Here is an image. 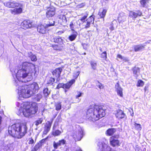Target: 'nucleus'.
I'll return each instance as SVG.
<instances>
[{"label":"nucleus","mask_w":151,"mask_h":151,"mask_svg":"<svg viewBox=\"0 0 151 151\" xmlns=\"http://www.w3.org/2000/svg\"><path fill=\"white\" fill-rule=\"evenodd\" d=\"M27 123L18 122L13 124L8 127L9 134L14 137L21 139L27 132Z\"/></svg>","instance_id":"nucleus-1"},{"label":"nucleus","mask_w":151,"mask_h":151,"mask_svg":"<svg viewBox=\"0 0 151 151\" xmlns=\"http://www.w3.org/2000/svg\"><path fill=\"white\" fill-rule=\"evenodd\" d=\"M105 115V109H103V106L94 105L87 109L86 118L89 121L94 122L104 117Z\"/></svg>","instance_id":"nucleus-2"},{"label":"nucleus","mask_w":151,"mask_h":151,"mask_svg":"<svg viewBox=\"0 0 151 151\" xmlns=\"http://www.w3.org/2000/svg\"><path fill=\"white\" fill-rule=\"evenodd\" d=\"M19 110L25 117H29L37 113L38 110L37 104L35 102L27 101L23 102Z\"/></svg>","instance_id":"nucleus-3"},{"label":"nucleus","mask_w":151,"mask_h":151,"mask_svg":"<svg viewBox=\"0 0 151 151\" xmlns=\"http://www.w3.org/2000/svg\"><path fill=\"white\" fill-rule=\"evenodd\" d=\"M5 6L9 8H14L10 10L11 13L14 15H18L22 13L23 5L19 2L10 1L6 2Z\"/></svg>","instance_id":"nucleus-4"},{"label":"nucleus","mask_w":151,"mask_h":151,"mask_svg":"<svg viewBox=\"0 0 151 151\" xmlns=\"http://www.w3.org/2000/svg\"><path fill=\"white\" fill-rule=\"evenodd\" d=\"M88 16V14L86 13L85 15L79 19L81 22L79 23V25L82 29H87L90 27L91 24L94 23L95 16L92 14L86 20Z\"/></svg>","instance_id":"nucleus-5"},{"label":"nucleus","mask_w":151,"mask_h":151,"mask_svg":"<svg viewBox=\"0 0 151 151\" xmlns=\"http://www.w3.org/2000/svg\"><path fill=\"white\" fill-rule=\"evenodd\" d=\"M19 95L24 98H27L30 96L31 94L29 92V86L24 85L19 86L17 89Z\"/></svg>","instance_id":"nucleus-6"},{"label":"nucleus","mask_w":151,"mask_h":151,"mask_svg":"<svg viewBox=\"0 0 151 151\" xmlns=\"http://www.w3.org/2000/svg\"><path fill=\"white\" fill-rule=\"evenodd\" d=\"M30 73H32V72H27L26 69L21 68L18 70L16 73V77L19 81L22 82H26L25 80L23 81V80L27 77Z\"/></svg>","instance_id":"nucleus-7"},{"label":"nucleus","mask_w":151,"mask_h":151,"mask_svg":"<svg viewBox=\"0 0 151 151\" xmlns=\"http://www.w3.org/2000/svg\"><path fill=\"white\" fill-rule=\"evenodd\" d=\"M76 129L72 135V137L75 142L80 141L83 136V132L80 126L78 125L76 127Z\"/></svg>","instance_id":"nucleus-8"},{"label":"nucleus","mask_w":151,"mask_h":151,"mask_svg":"<svg viewBox=\"0 0 151 151\" xmlns=\"http://www.w3.org/2000/svg\"><path fill=\"white\" fill-rule=\"evenodd\" d=\"M119 137V136L118 135H115L112 136L110 139V144L113 147H118L120 146L121 143L118 139Z\"/></svg>","instance_id":"nucleus-9"},{"label":"nucleus","mask_w":151,"mask_h":151,"mask_svg":"<svg viewBox=\"0 0 151 151\" xmlns=\"http://www.w3.org/2000/svg\"><path fill=\"white\" fill-rule=\"evenodd\" d=\"M35 65L30 62L25 61L22 63V69L28 70L29 71L31 72L32 70V68L35 67Z\"/></svg>","instance_id":"nucleus-10"},{"label":"nucleus","mask_w":151,"mask_h":151,"mask_svg":"<svg viewBox=\"0 0 151 151\" xmlns=\"http://www.w3.org/2000/svg\"><path fill=\"white\" fill-rule=\"evenodd\" d=\"M21 27L24 29H26L33 27L32 22L29 19L24 20L21 24Z\"/></svg>","instance_id":"nucleus-11"},{"label":"nucleus","mask_w":151,"mask_h":151,"mask_svg":"<svg viewBox=\"0 0 151 151\" xmlns=\"http://www.w3.org/2000/svg\"><path fill=\"white\" fill-rule=\"evenodd\" d=\"M62 71V69L61 67L58 68L54 70L52 72L53 77L56 78V81H59L60 74Z\"/></svg>","instance_id":"nucleus-12"},{"label":"nucleus","mask_w":151,"mask_h":151,"mask_svg":"<svg viewBox=\"0 0 151 151\" xmlns=\"http://www.w3.org/2000/svg\"><path fill=\"white\" fill-rule=\"evenodd\" d=\"M52 123V121H48L45 123L44 128V130L42 134V137L47 135L50 131Z\"/></svg>","instance_id":"nucleus-13"},{"label":"nucleus","mask_w":151,"mask_h":151,"mask_svg":"<svg viewBox=\"0 0 151 151\" xmlns=\"http://www.w3.org/2000/svg\"><path fill=\"white\" fill-rule=\"evenodd\" d=\"M143 16L142 12L140 10H138L133 12L130 11L129 13V16L134 19L138 17H142Z\"/></svg>","instance_id":"nucleus-14"},{"label":"nucleus","mask_w":151,"mask_h":151,"mask_svg":"<svg viewBox=\"0 0 151 151\" xmlns=\"http://www.w3.org/2000/svg\"><path fill=\"white\" fill-rule=\"evenodd\" d=\"M56 9L54 7H48L46 13L47 18H49L53 17L55 14Z\"/></svg>","instance_id":"nucleus-15"},{"label":"nucleus","mask_w":151,"mask_h":151,"mask_svg":"<svg viewBox=\"0 0 151 151\" xmlns=\"http://www.w3.org/2000/svg\"><path fill=\"white\" fill-rule=\"evenodd\" d=\"M27 86H29V90L30 93L31 91L32 92V93H35L37 92L39 89L38 84L35 82H33L31 84Z\"/></svg>","instance_id":"nucleus-16"},{"label":"nucleus","mask_w":151,"mask_h":151,"mask_svg":"<svg viewBox=\"0 0 151 151\" xmlns=\"http://www.w3.org/2000/svg\"><path fill=\"white\" fill-rule=\"evenodd\" d=\"M114 114L116 118L119 119H123L126 117L124 111L121 109L116 110Z\"/></svg>","instance_id":"nucleus-17"},{"label":"nucleus","mask_w":151,"mask_h":151,"mask_svg":"<svg viewBox=\"0 0 151 151\" xmlns=\"http://www.w3.org/2000/svg\"><path fill=\"white\" fill-rule=\"evenodd\" d=\"M46 26L42 24L38 25L37 27V30L40 33L43 34H45L47 32Z\"/></svg>","instance_id":"nucleus-18"},{"label":"nucleus","mask_w":151,"mask_h":151,"mask_svg":"<svg viewBox=\"0 0 151 151\" xmlns=\"http://www.w3.org/2000/svg\"><path fill=\"white\" fill-rule=\"evenodd\" d=\"M50 41L52 42L57 43L59 45H62L63 44V39L61 37L59 36L51 38Z\"/></svg>","instance_id":"nucleus-19"},{"label":"nucleus","mask_w":151,"mask_h":151,"mask_svg":"<svg viewBox=\"0 0 151 151\" xmlns=\"http://www.w3.org/2000/svg\"><path fill=\"white\" fill-rule=\"evenodd\" d=\"M57 18L59 19V22H60L61 25L65 24L67 22L66 16L64 14H58L57 16Z\"/></svg>","instance_id":"nucleus-20"},{"label":"nucleus","mask_w":151,"mask_h":151,"mask_svg":"<svg viewBox=\"0 0 151 151\" xmlns=\"http://www.w3.org/2000/svg\"><path fill=\"white\" fill-rule=\"evenodd\" d=\"M115 88L117 95L121 97H123V89L120 86L118 82L115 85Z\"/></svg>","instance_id":"nucleus-21"},{"label":"nucleus","mask_w":151,"mask_h":151,"mask_svg":"<svg viewBox=\"0 0 151 151\" xmlns=\"http://www.w3.org/2000/svg\"><path fill=\"white\" fill-rule=\"evenodd\" d=\"M65 143L66 141L64 139L59 140L58 142H56L54 141L53 143V147L55 149H57L58 146L63 145L65 144Z\"/></svg>","instance_id":"nucleus-22"},{"label":"nucleus","mask_w":151,"mask_h":151,"mask_svg":"<svg viewBox=\"0 0 151 151\" xmlns=\"http://www.w3.org/2000/svg\"><path fill=\"white\" fill-rule=\"evenodd\" d=\"M75 79H72L66 83H64V89L65 91H66V90H69L72 85L75 83Z\"/></svg>","instance_id":"nucleus-23"},{"label":"nucleus","mask_w":151,"mask_h":151,"mask_svg":"<svg viewBox=\"0 0 151 151\" xmlns=\"http://www.w3.org/2000/svg\"><path fill=\"white\" fill-rule=\"evenodd\" d=\"M107 12V9H103L102 10H100L98 13V15L99 16V19H102L104 21Z\"/></svg>","instance_id":"nucleus-24"},{"label":"nucleus","mask_w":151,"mask_h":151,"mask_svg":"<svg viewBox=\"0 0 151 151\" xmlns=\"http://www.w3.org/2000/svg\"><path fill=\"white\" fill-rule=\"evenodd\" d=\"M145 45H138L134 46V49L135 52H137L143 50L145 48Z\"/></svg>","instance_id":"nucleus-25"},{"label":"nucleus","mask_w":151,"mask_h":151,"mask_svg":"<svg viewBox=\"0 0 151 151\" xmlns=\"http://www.w3.org/2000/svg\"><path fill=\"white\" fill-rule=\"evenodd\" d=\"M78 35V33L76 31H74L73 33L68 37V39L70 41H72L75 40Z\"/></svg>","instance_id":"nucleus-26"},{"label":"nucleus","mask_w":151,"mask_h":151,"mask_svg":"<svg viewBox=\"0 0 151 151\" xmlns=\"http://www.w3.org/2000/svg\"><path fill=\"white\" fill-rule=\"evenodd\" d=\"M116 131L115 128H109L106 131V134L107 136H111L116 132Z\"/></svg>","instance_id":"nucleus-27"},{"label":"nucleus","mask_w":151,"mask_h":151,"mask_svg":"<svg viewBox=\"0 0 151 151\" xmlns=\"http://www.w3.org/2000/svg\"><path fill=\"white\" fill-rule=\"evenodd\" d=\"M55 78H54L50 77L48 78L46 84L48 86H50L52 85L55 81Z\"/></svg>","instance_id":"nucleus-28"},{"label":"nucleus","mask_w":151,"mask_h":151,"mask_svg":"<svg viewBox=\"0 0 151 151\" xmlns=\"http://www.w3.org/2000/svg\"><path fill=\"white\" fill-rule=\"evenodd\" d=\"M149 2V0H140V3L141 6L143 7H145L147 3Z\"/></svg>","instance_id":"nucleus-29"},{"label":"nucleus","mask_w":151,"mask_h":151,"mask_svg":"<svg viewBox=\"0 0 151 151\" xmlns=\"http://www.w3.org/2000/svg\"><path fill=\"white\" fill-rule=\"evenodd\" d=\"M133 74L135 75H137L138 73H139L140 72V68L138 67H137L136 66H134L132 68Z\"/></svg>","instance_id":"nucleus-30"},{"label":"nucleus","mask_w":151,"mask_h":151,"mask_svg":"<svg viewBox=\"0 0 151 151\" xmlns=\"http://www.w3.org/2000/svg\"><path fill=\"white\" fill-rule=\"evenodd\" d=\"M55 110L57 111H59L61 108V104L60 102H57L55 103Z\"/></svg>","instance_id":"nucleus-31"},{"label":"nucleus","mask_w":151,"mask_h":151,"mask_svg":"<svg viewBox=\"0 0 151 151\" xmlns=\"http://www.w3.org/2000/svg\"><path fill=\"white\" fill-rule=\"evenodd\" d=\"M61 133V132L59 130L57 129L55 131H52V134L54 137L60 135Z\"/></svg>","instance_id":"nucleus-32"},{"label":"nucleus","mask_w":151,"mask_h":151,"mask_svg":"<svg viewBox=\"0 0 151 151\" xmlns=\"http://www.w3.org/2000/svg\"><path fill=\"white\" fill-rule=\"evenodd\" d=\"M31 55L29 56V57L30 58L31 60L32 61L35 62L37 60V58L36 56L32 53V52H30Z\"/></svg>","instance_id":"nucleus-33"},{"label":"nucleus","mask_w":151,"mask_h":151,"mask_svg":"<svg viewBox=\"0 0 151 151\" xmlns=\"http://www.w3.org/2000/svg\"><path fill=\"white\" fill-rule=\"evenodd\" d=\"M144 84V82L142 80L139 79L137 81L136 86L137 87H142Z\"/></svg>","instance_id":"nucleus-34"},{"label":"nucleus","mask_w":151,"mask_h":151,"mask_svg":"<svg viewBox=\"0 0 151 151\" xmlns=\"http://www.w3.org/2000/svg\"><path fill=\"white\" fill-rule=\"evenodd\" d=\"M100 58L104 60H106L107 58V53L106 51L103 52L100 55Z\"/></svg>","instance_id":"nucleus-35"},{"label":"nucleus","mask_w":151,"mask_h":151,"mask_svg":"<svg viewBox=\"0 0 151 151\" xmlns=\"http://www.w3.org/2000/svg\"><path fill=\"white\" fill-rule=\"evenodd\" d=\"M51 47H52L55 50L59 51L61 50V49L58 45L52 44L51 46Z\"/></svg>","instance_id":"nucleus-36"},{"label":"nucleus","mask_w":151,"mask_h":151,"mask_svg":"<svg viewBox=\"0 0 151 151\" xmlns=\"http://www.w3.org/2000/svg\"><path fill=\"white\" fill-rule=\"evenodd\" d=\"M43 93L45 96H47L50 93V92L48 91L47 88H45L43 91Z\"/></svg>","instance_id":"nucleus-37"},{"label":"nucleus","mask_w":151,"mask_h":151,"mask_svg":"<svg viewBox=\"0 0 151 151\" xmlns=\"http://www.w3.org/2000/svg\"><path fill=\"white\" fill-rule=\"evenodd\" d=\"M55 21L53 19H52L51 22H49L48 24H46V27L47 28L50 27L54 26L55 24Z\"/></svg>","instance_id":"nucleus-38"},{"label":"nucleus","mask_w":151,"mask_h":151,"mask_svg":"<svg viewBox=\"0 0 151 151\" xmlns=\"http://www.w3.org/2000/svg\"><path fill=\"white\" fill-rule=\"evenodd\" d=\"M134 127L137 130H141L142 129V127L141 124L135 123L134 124Z\"/></svg>","instance_id":"nucleus-39"},{"label":"nucleus","mask_w":151,"mask_h":151,"mask_svg":"<svg viewBox=\"0 0 151 151\" xmlns=\"http://www.w3.org/2000/svg\"><path fill=\"white\" fill-rule=\"evenodd\" d=\"M41 146L42 145H40L39 143H37L33 149L35 151H37L40 148Z\"/></svg>","instance_id":"nucleus-40"},{"label":"nucleus","mask_w":151,"mask_h":151,"mask_svg":"<svg viewBox=\"0 0 151 151\" xmlns=\"http://www.w3.org/2000/svg\"><path fill=\"white\" fill-rule=\"evenodd\" d=\"M43 120L42 118H39L38 120L35 122V125L36 126H38L39 124L42 123Z\"/></svg>","instance_id":"nucleus-41"},{"label":"nucleus","mask_w":151,"mask_h":151,"mask_svg":"<svg viewBox=\"0 0 151 151\" xmlns=\"http://www.w3.org/2000/svg\"><path fill=\"white\" fill-rule=\"evenodd\" d=\"M80 72L79 71H78L73 73V78H74V79L75 80V79H76L78 78V76L79 75Z\"/></svg>","instance_id":"nucleus-42"},{"label":"nucleus","mask_w":151,"mask_h":151,"mask_svg":"<svg viewBox=\"0 0 151 151\" xmlns=\"http://www.w3.org/2000/svg\"><path fill=\"white\" fill-rule=\"evenodd\" d=\"M90 64L91 67L94 70H95L96 69V68L97 66L96 63L93 61H91V62Z\"/></svg>","instance_id":"nucleus-43"},{"label":"nucleus","mask_w":151,"mask_h":151,"mask_svg":"<svg viewBox=\"0 0 151 151\" xmlns=\"http://www.w3.org/2000/svg\"><path fill=\"white\" fill-rule=\"evenodd\" d=\"M60 88H63L64 89V83H58L56 86V88L58 89Z\"/></svg>","instance_id":"nucleus-44"},{"label":"nucleus","mask_w":151,"mask_h":151,"mask_svg":"<svg viewBox=\"0 0 151 151\" xmlns=\"http://www.w3.org/2000/svg\"><path fill=\"white\" fill-rule=\"evenodd\" d=\"M49 136H47L45 138L43 139L40 140L39 142L40 145H41V144H42L43 143H45L46 142V139H47L49 138Z\"/></svg>","instance_id":"nucleus-45"},{"label":"nucleus","mask_w":151,"mask_h":151,"mask_svg":"<svg viewBox=\"0 0 151 151\" xmlns=\"http://www.w3.org/2000/svg\"><path fill=\"white\" fill-rule=\"evenodd\" d=\"M77 93L78 94V95H76L75 96V98L76 99H78V98L79 97L81 96L82 94H83V93L81 92L80 91H77Z\"/></svg>","instance_id":"nucleus-46"},{"label":"nucleus","mask_w":151,"mask_h":151,"mask_svg":"<svg viewBox=\"0 0 151 151\" xmlns=\"http://www.w3.org/2000/svg\"><path fill=\"white\" fill-rule=\"evenodd\" d=\"M29 140L28 144L29 145H32L34 143V140L32 137L29 138Z\"/></svg>","instance_id":"nucleus-47"},{"label":"nucleus","mask_w":151,"mask_h":151,"mask_svg":"<svg viewBox=\"0 0 151 151\" xmlns=\"http://www.w3.org/2000/svg\"><path fill=\"white\" fill-rule=\"evenodd\" d=\"M97 82L99 84L98 85H97V86L100 89L103 88H104V86L102 84L100 83L99 81H97Z\"/></svg>","instance_id":"nucleus-48"},{"label":"nucleus","mask_w":151,"mask_h":151,"mask_svg":"<svg viewBox=\"0 0 151 151\" xmlns=\"http://www.w3.org/2000/svg\"><path fill=\"white\" fill-rule=\"evenodd\" d=\"M73 25H74L73 22H70V27L72 30L74 31V30L73 29Z\"/></svg>","instance_id":"nucleus-49"},{"label":"nucleus","mask_w":151,"mask_h":151,"mask_svg":"<svg viewBox=\"0 0 151 151\" xmlns=\"http://www.w3.org/2000/svg\"><path fill=\"white\" fill-rule=\"evenodd\" d=\"M111 26L109 27V29L111 31H113L114 29V24L113 23H111Z\"/></svg>","instance_id":"nucleus-50"},{"label":"nucleus","mask_w":151,"mask_h":151,"mask_svg":"<svg viewBox=\"0 0 151 151\" xmlns=\"http://www.w3.org/2000/svg\"><path fill=\"white\" fill-rule=\"evenodd\" d=\"M117 58H119L121 60L123 59V57L120 54H118L116 56Z\"/></svg>","instance_id":"nucleus-51"},{"label":"nucleus","mask_w":151,"mask_h":151,"mask_svg":"<svg viewBox=\"0 0 151 151\" xmlns=\"http://www.w3.org/2000/svg\"><path fill=\"white\" fill-rule=\"evenodd\" d=\"M110 148L109 147L106 146V147L105 149H104L102 150L101 151H108V150Z\"/></svg>","instance_id":"nucleus-52"},{"label":"nucleus","mask_w":151,"mask_h":151,"mask_svg":"<svg viewBox=\"0 0 151 151\" xmlns=\"http://www.w3.org/2000/svg\"><path fill=\"white\" fill-rule=\"evenodd\" d=\"M64 31H59L58 32V33L59 34H61L64 33Z\"/></svg>","instance_id":"nucleus-53"},{"label":"nucleus","mask_w":151,"mask_h":151,"mask_svg":"<svg viewBox=\"0 0 151 151\" xmlns=\"http://www.w3.org/2000/svg\"><path fill=\"white\" fill-rule=\"evenodd\" d=\"M37 96H38L40 98H41L42 97V96L40 94H37Z\"/></svg>","instance_id":"nucleus-54"},{"label":"nucleus","mask_w":151,"mask_h":151,"mask_svg":"<svg viewBox=\"0 0 151 151\" xmlns=\"http://www.w3.org/2000/svg\"><path fill=\"white\" fill-rule=\"evenodd\" d=\"M148 88L147 87L145 86L144 88V90L145 91V92L147 90V88Z\"/></svg>","instance_id":"nucleus-55"},{"label":"nucleus","mask_w":151,"mask_h":151,"mask_svg":"<svg viewBox=\"0 0 151 151\" xmlns=\"http://www.w3.org/2000/svg\"><path fill=\"white\" fill-rule=\"evenodd\" d=\"M75 151H82V150H81V149H78V150H76Z\"/></svg>","instance_id":"nucleus-56"},{"label":"nucleus","mask_w":151,"mask_h":151,"mask_svg":"<svg viewBox=\"0 0 151 151\" xmlns=\"http://www.w3.org/2000/svg\"><path fill=\"white\" fill-rule=\"evenodd\" d=\"M1 117L0 116V125L1 123Z\"/></svg>","instance_id":"nucleus-57"},{"label":"nucleus","mask_w":151,"mask_h":151,"mask_svg":"<svg viewBox=\"0 0 151 151\" xmlns=\"http://www.w3.org/2000/svg\"><path fill=\"white\" fill-rule=\"evenodd\" d=\"M150 43V42H148V41H147V42H145V44H149Z\"/></svg>","instance_id":"nucleus-58"},{"label":"nucleus","mask_w":151,"mask_h":151,"mask_svg":"<svg viewBox=\"0 0 151 151\" xmlns=\"http://www.w3.org/2000/svg\"><path fill=\"white\" fill-rule=\"evenodd\" d=\"M99 50H100V51L101 52H102V49L101 48H99Z\"/></svg>","instance_id":"nucleus-59"},{"label":"nucleus","mask_w":151,"mask_h":151,"mask_svg":"<svg viewBox=\"0 0 151 151\" xmlns=\"http://www.w3.org/2000/svg\"><path fill=\"white\" fill-rule=\"evenodd\" d=\"M65 151H69L68 149H67Z\"/></svg>","instance_id":"nucleus-60"},{"label":"nucleus","mask_w":151,"mask_h":151,"mask_svg":"<svg viewBox=\"0 0 151 151\" xmlns=\"http://www.w3.org/2000/svg\"><path fill=\"white\" fill-rule=\"evenodd\" d=\"M5 148H6L5 149H6V148H8V147H5Z\"/></svg>","instance_id":"nucleus-61"}]
</instances>
